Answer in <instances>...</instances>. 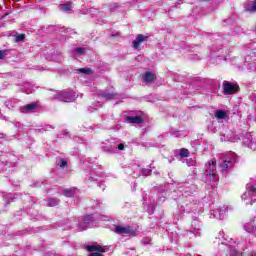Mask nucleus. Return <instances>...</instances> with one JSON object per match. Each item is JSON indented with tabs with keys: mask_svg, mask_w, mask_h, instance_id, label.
<instances>
[{
	"mask_svg": "<svg viewBox=\"0 0 256 256\" xmlns=\"http://www.w3.org/2000/svg\"><path fill=\"white\" fill-rule=\"evenodd\" d=\"M141 243H143V245H149L151 243V238L149 237H144L141 241Z\"/></svg>",
	"mask_w": 256,
	"mask_h": 256,
	"instance_id": "nucleus-30",
	"label": "nucleus"
},
{
	"mask_svg": "<svg viewBox=\"0 0 256 256\" xmlns=\"http://www.w3.org/2000/svg\"><path fill=\"white\" fill-rule=\"evenodd\" d=\"M6 107L13 109V107H15V100L6 102Z\"/></svg>",
	"mask_w": 256,
	"mask_h": 256,
	"instance_id": "nucleus-29",
	"label": "nucleus"
},
{
	"mask_svg": "<svg viewBox=\"0 0 256 256\" xmlns=\"http://www.w3.org/2000/svg\"><path fill=\"white\" fill-rule=\"evenodd\" d=\"M58 165H59V167H67V161L61 159L60 163Z\"/></svg>",
	"mask_w": 256,
	"mask_h": 256,
	"instance_id": "nucleus-33",
	"label": "nucleus"
},
{
	"mask_svg": "<svg viewBox=\"0 0 256 256\" xmlns=\"http://www.w3.org/2000/svg\"><path fill=\"white\" fill-rule=\"evenodd\" d=\"M87 251H89L91 253L90 256H103V254H101V253H105V248H103L99 244L88 245Z\"/></svg>",
	"mask_w": 256,
	"mask_h": 256,
	"instance_id": "nucleus-9",
	"label": "nucleus"
},
{
	"mask_svg": "<svg viewBox=\"0 0 256 256\" xmlns=\"http://www.w3.org/2000/svg\"><path fill=\"white\" fill-rule=\"evenodd\" d=\"M251 60L253 61L252 63H250ZM245 61L246 63H250L248 64L249 72L256 73V52L255 51L250 52V54L245 57Z\"/></svg>",
	"mask_w": 256,
	"mask_h": 256,
	"instance_id": "nucleus-8",
	"label": "nucleus"
},
{
	"mask_svg": "<svg viewBox=\"0 0 256 256\" xmlns=\"http://www.w3.org/2000/svg\"><path fill=\"white\" fill-rule=\"evenodd\" d=\"M204 179L209 185H215V183L219 181V175H217V161H215V159H212L205 165Z\"/></svg>",
	"mask_w": 256,
	"mask_h": 256,
	"instance_id": "nucleus-1",
	"label": "nucleus"
},
{
	"mask_svg": "<svg viewBox=\"0 0 256 256\" xmlns=\"http://www.w3.org/2000/svg\"><path fill=\"white\" fill-rule=\"evenodd\" d=\"M224 241L227 243L222 242L218 246V253L216 256H243V253L234 249L233 238H224Z\"/></svg>",
	"mask_w": 256,
	"mask_h": 256,
	"instance_id": "nucleus-2",
	"label": "nucleus"
},
{
	"mask_svg": "<svg viewBox=\"0 0 256 256\" xmlns=\"http://www.w3.org/2000/svg\"><path fill=\"white\" fill-rule=\"evenodd\" d=\"M102 97H104V99H106L107 101H111V99H117V94L104 92L102 93Z\"/></svg>",
	"mask_w": 256,
	"mask_h": 256,
	"instance_id": "nucleus-22",
	"label": "nucleus"
},
{
	"mask_svg": "<svg viewBox=\"0 0 256 256\" xmlns=\"http://www.w3.org/2000/svg\"><path fill=\"white\" fill-rule=\"evenodd\" d=\"M126 121L128 123H135L137 125L143 123V118L141 116H127Z\"/></svg>",
	"mask_w": 256,
	"mask_h": 256,
	"instance_id": "nucleus-19",
	"label": "nucleus"
},
{
	"mask_svg": "<svg viewBox=\"0 0 256 256\" xmlns=\"http://www.w3.org/2000/svg\"><path fill=\"white\" fill-rule=\"evenodd\" d=\"M15 41H16V43H21V42L25 41V34L16 35Z\"/></svg>",
	"mask_w": 256,
	"mask_h": 256,
	"instance_id": "nucleus-26",
	"label": "nucleus"
},
{
	"mask_svg": "<svg viewBox=\"0 0 256 256\" xmlns=\"http://www.w3.org/2000/svg\"><path fill=\"white\" fill-rule=\"evenodd\" d=\"M155 79H157V76L151 71H148L142 75V81H144L146 85H149V83H153Z\"/></svg>",
	"mask_w": 256,
	"mask_h": 256,
	"instance_id": "nucleus-12",
	"label": "nucleus"
},
{
	"mask_svg": "<svg viewBox=\"0 0 256 256\" xmlns=\"http://www.w3.org/2000/svg\"><path fill=\"white\" fill-rule=\"evenodd\" d=\"M91 221H93V215L84 216L82 222L79 223V231H85L91 225Z\"/></svg>",
	"mask_w": 256,
	"mask_h": 256,
	"instance_id": "nucleus-11",
	"label": "nucleus"
},
{
	"mask_svg": "<svg viewBox=\"0 0 256 256\" xmlns=\"http://www.w3.org/2000/svg\"><path fill=\"white\" fill-rule=\"evenodd\" d=\"M78 71L80 73H84L85 75H89L91 73V68H80Z\"/></svg>",
	"mask_w": 256,
	"mask_h": 256,
	"instance_id": "nucleus-28",
	"label": "nucleus"
},
{
	"mask_svg": "<svg viewBox=\"0 0 256 256\" xmlns=\"http://www.w3.org/2000/svg\"><path fill=\"white\" fill-rule=\"evenodd\" d=\"M223 91L225 95H233L239 91V85L231 83L229 81L223 82Z\"/></svg>",
	"mask_w": 256,
	"mask_h": 256,
	"instance_id": "nucleus-7",
	"label": "nucleus"
},
{
	"mask_svg": "<svg viewBox=\"0 0 256 256\" xmlns=\"http://www.w3.org/2000/svg\"><path fill=\"white\" fill-rule=\"evenodd\" d=\"M250 256H256V253H255V252H253Z\"/></svg>",
	"mask_w": 256,
	"mask_h": 256,
	"instance_id": "nucleus-37",
	"label": "nucleus"
},
{
	"mask_svg": "<svg viewBox=\"0 0 256 256\" xmlns=\"http://www.w3.org/2000/svg\"><path fill=\"white\" fill-rule=\"evenodd\" d=\"M34 89H35V86L29 82L24 83L21 87V91H23L24 93H27V95L33 93Z\"/></svg>",
	"mask_w": 256,
	"mask_h": 256,
	"instance_id": "nucleus-17",
	"label": "nucleus"
},
{
	"mask_svg": "<svg viewBox=\"0 0 256 256\" xmlns=\"http://www.w3.org/2000/svg\"><path fill=\"white\" fill-rule=\"evenodd\" d=\"M7 55V51L5 50H0V59H3Z\"/></svg>",
	"mask_w": 256,
	"mask_h": 256,
	"instance_id": "nucleus-34",
	"label": "nucleus"
},
{
	"mask_svg": "<svg viewBox=\"0 0 256 256\" xmlns=\"http://www.w3.org/2000/svg\"><path fill=\"white\" fill-rule=\"evenodd\" d=\"M37 109V104L31 103L20 108L21 113H33Z\"/></svg>",
	"mask_w": 256,
	"mask_h": 256,
	"instance_id": "nucleus-15",
	"label": "nucleus"
},
{
	"mask_svg": "<svg viewBox=\"0 0 256 256\" xmlns=\"http://www.w3.org/2000/svg\"><path fill=\"white\" fill-rule=\"evenodd\" d=\"M118 149H119V151H123V149H125V145L119 144Z\"/></svg>",
	"mask_w": 256,
	"mask_h": 256,
	"instance_id": "nucleus-35",
	"label": "nucleus"
},
{
	"mask_svg": "<svg viewBox=\"0 0 256 256\" xmlns=\"http://www.w3.org/2000/svg\"><path fill=\"white\" fill-rule=\"evenodd\" d=\"M243 143L252 151H256V133H247L243 138Z\"/></svg>",
	"mask_w": 256,
	"mask_h": 256,
	"instance_id": "nucleus-6",
	"label": "nucleus"
},
{
	"mask_svg": "<svg viewBox=\"0 0 256 256\" xmlns=\"http://www.w3.org/2000/svg\"><path fill=\"white\" fill-rule=\"evenodd\" d=\"M146 39H148L147 36L142 34L138 35L136 39L133 41L134 49H138L139 45H141V43H143V41H145Z\"/></svg>",
	"mask_w": 256,
	"mask_h": 256,
	"instance_id": "nucleus-18",
	"label": "nucleus"
},
{
	"mask_svg": "<svg viewBox=\"0 0 256 256\" xmlns=\"http://www.w3.org/2000/svg\"><path fill=\"white\" fill-rule=\"evenodd\" d=\"M201 222L199 220L195 219L191 223L190 232L194 233V235H201Z\"/></svg>",
	"mask_w": 256,
	"mask_h": 256,
	"instance_id": "nucleus-13",
	"label": "nucleus"
},
{
	"mask_svg": "<svg viewBox=\"0 0 256 256\" xmlns=\"http://www.w3.org/2000/svg\"><path fill=\"white\" fill-rule=\"evenodd\" d=\"M221 141H230V143H237L239 141V137H237L235 134H227V135H221Z\"/></svg>",
	"mask_w": 256,
	"mask_h": 256,
	"instance_id": "nucleus-16",
	"label": "nucleus"
},
{
	"mask_svg": "<svg viewBox=\"0 0 256 256\" xmlns=\"http://www.w3.org/2000/svg\"><path fill=\"white\" fill-rule=\"evenodd\" d=\"M237 155L233 152L227 153L224 158L222 159V163L219 165L222 172L227 171L229 167H233L234 163H237Z\"/></svg>",
	"mask_w": 256,
	"mask_h": 256,
	"instance_id": "nucleus-4",
	"label": "nucleus"
},
{
	"mask_svg": "<svg viewBox=\"0 0 256 256\" xmlns=\"http://www.w3.org/2000/svg\"><path fill=\"white\" fill-rule=\"evenodd\" d=\"M55 99L59 101H64V103H71L77 99V94L73 91L71 92H60L55 95Z\"/></svg>",
	"mask_w": 256,
	"mask_h": 256,
	"instance_id": "nucleus-5",
	"label": "nucleus"
},
{
	"mask_svg": "<svg viewBox=\"0 0 256 256\" xmlns=\"http://www.w3.org/2000/svg\"><path fill=\"white\" fill-rule=\"evenodd\" d=\"M219 235L225 239V232H220Z\"/></svg>",
	"mask_w": 256,
	"mask_h": 256,
	"instance_id": "nucleus-36",
	"label": "nucleus"
},
{
	"mask_svg": "<svg viewBox=\"0 0 256 256\" xmlns=\"http://www.w3.org/2000/svg\"><path fill=\"white\" fill-rule=\"evenodd\" d=\"M65 197H73L75 195V189H65L62 192Z\"/></svg>",
	"mask_w": 256,
	"mask_h": 256,
	"instance_id": "nucleus-23",
	"label": "nucleus"
},
{
	"mask_svg": "<svg viewBox=\"0 0 256 256\" xmlns=\"http://www.w3.org/2000/svg\"><path fill=\"white\" fill-rule=\"evenodd\" d=\"M75 53H77V55H84L85 48H76Z\"/></svg>",
	"mask_w": 256,
	"mask_h": 256,
	"instance_id": "nucleus-31",
	"label": "nucleus"
},
{
	"mask_svg": "<svg viewBox=\"0 0 256 256\" xmlns=\"http://www.w3.org/2000/svg\"><path fill=\"white\" fill-rule=\"evenodd\" d=\"M215 117L216 119H225V117H227V113L223 110H218L215 112Z\"/></svg>",
	"mask_w": 256,
	"mask_h": 256,
	"instance_id": "nucleus-24",
	"label": "nucleus"
},
{
	"mask_svg": "<svg viewBox=\"0 0 256 256\" xmlns=\"http://www.w3.org/2000/svg\"><path fill=\"white\" fill-rule=\"evenodd\" d=\"M49 207H56V205H59V199L57 198H50L48 200Z\"/></svg>",
	"mask_w": 256,
	"mask_h": 256,
	"instance_id": "nucleus-25",
	"label": "nucleus"
},
{
	"mask_svg": "<svg viewBox=\"0 0 256 256\" xmlns=\"http://www.w3.org/2000/svg\"><path fill=\"white\" fill-rule=\"evenodd\" d=\"M180 157H189V150L182 148L179 152Z\"/></svg>",
	"mask_w": 256,
	"mask_h": 256,
	"instance_id": "nucleus-27",
	"label": "nucleus"
},
{
	"mask_svg": "<svg viewBox=\"0 0 256 256\" xmlns=\"http://www.w3.org/2000/svg\"><path fill=\"white\" fill-rule=\"evenodd\" d=\"M59 9L60 11H64L65 13H68V11H71V9H73V5L71 2H68L66 4H60Z\"/></svg>",
	"mask_w": 256,
	"mask_h": 256,
	"instance_id": "nucleus-21",
	"label": "nucleus"
},
{
	"mask_svg": "<svg viewBox=\"0 0 256 256\" xmlns=\"http://www.w3.org/2000/svg\"><path fill=\"white\" fill-rule=\"evenodd\" d=\"M142 175H144L145 177H147V175H151V170L149 169L142 170Z\"/></svg>",
	"mask_w": 256,
	"mask_h": 256,
	"instance_id": "nucleus-32",
	"label": "nucleus"
},
{
	"mask_svg": "<svg viewBox=\"0 0 256 256\" xmlns=\"http://www.w3.org/2000/svg\"><path fill=\"white\" fill-rule=\"evenodd\" d=\"M8 199H13V197L9 196Z\"/></svg>",
	"mask_w": 256,
	"mask_h": 256,
	"instance_id": "nucleus-38",
	"label": "nucleus"
},
{
	"mask_svg": "<svg viewBox=\"0 0 256 256\" xmlns=\"http://www.w3.org/2000/svg\"><path fill=\"white\" fill-rule=\"evenodd\" d=\"M228 210V207L223 205L219 207L218 212H215V210L210 211V217L211 219H225V212Z\"/></svg>",
	"mask_w": 256,
	"mask_h": 256,
	"instance_id": "nucleus-10",
	"label": "nucleus"
},
{
	"mask_svg": "<svg viewBox=\"0 0 256 256\" xmlns=\"http://www.w3.org/2000/svg\"><path fill=\"white\" fill-rule=\"evenodd\" d=\"M244 229H245V231H247V233H253V231H256L255 221L246 223L244 225Z\"/></svg>",
	"mask_w": 256,
	"mask_h": 256,
	"instance_id": "nucleus-20",
	"label": "nucleus"
},
{
	"mask_svg": "<svg viewBox=\"0 0 256 256\" xmlns=\"http://www.w3.org/2000/svg\"><path fill=\"white\" fill-rule=\"evenodd\" d=\"M242 199L246 201V205H253L256 201V186L253 183L246 185V191L242 195Z\"/></svg>",
	"mask_w": 256,
	"mask_h": 256,
	"instance_id": "nucleus-3",
	"label": "nucleus"
},
{
	"mask_svg": "<svg viewBox=\"0 0 256 256\" xmlns=\"http://www.w3.org/2000/svg\"><path fill=\"white\" fill-rule=\"evenodd\" d=\"M115 232L118 235H133V230H131L129 227L116 226Z\"/></svg>",
	"mask_w": 256,
	"mask_h": 256,
	"instance_id": "nucleus-14",
	"label": "nucleus"
}]
</instances>
